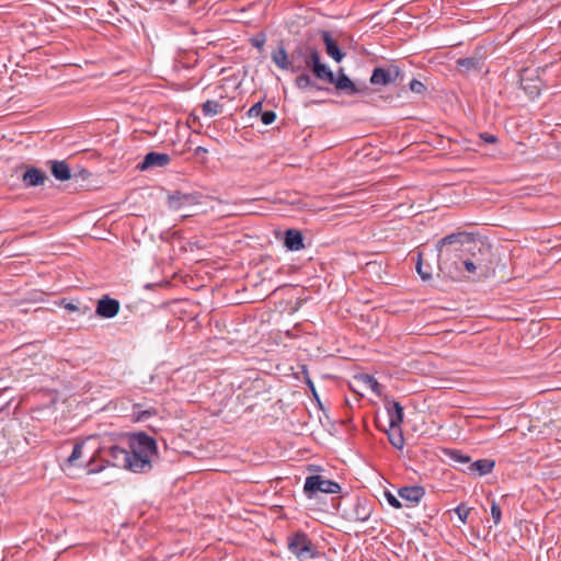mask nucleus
<instances>
[{"label": "nucleus", "mask_w": 561, "mask_h": 561, "mask_svg": "<svg viewBox=\"0 0 561 561\" xmlns=\"http://www.w3.org/2000/svg\"><path fill=\"white\" fill-rule=\"evenodd\" d=\"M466 239V232H456L442 238L436 244L437 267L450 278L460 277L462 272L460 263L466 255L463 249Z\"/></svg>", "instance_id": "1"}, {"label": "nucleus", "mask_w": 561, "mask_h": 561, "mask_svg": "<svg viewBox=\"0 0 561 561\" xmlns=\"http://www.w3.org/2000/svg\"><path fill=\"white\" fill-rule=\"evenodd\" d=\"M108 455L114 467L138 472L140 469V433L128 435L122 440V446L110 447Z\"/></svg>", "instance_id": "2"}, {"label": "nucleus", "mask_w": 561, "mask_h": 561, "mask_svg": "<svg viewBox=\"0 0 561 561\" xmlns=\"http://www.w3.org/2000/svg\"><path fill=\"white\" fill-rule=\"evenodd\" d=\"M297 57H301L304 70L310 69L314 77L321 81L333 82V71L321 61L319 50L309 44L297 46Z\"/></svg>", "instance_id": "3"}, {"label": "nucleus", "mask_w": 561, "mask_h": 561, "mask_svg": "<svg viewBox=\"0 0 561 561\" xmlns=\"http://www.w3.org/2000/svg\"><path fill=\"white\" fill-rule=\"evenodd\" d=\"M463 249L466 250V256L471 260L473 263L479 262L481 264H485L488 271L491 273L492 271V250L490 244L485 243L482 240L476 239L469 233H467V239L463 244Z\"/></svg>", "instance_id": "4"}, {"label": "nucleus", "mask_w": 561, "mask_h": 561, "mask_svg": "<svg viewBox=\"0 0 561 561\" xmlns=\"http://www.w3.org/2000/svg\"><path fill=\"white\" fill-rule=\"evenodd\" d=\"M288 550L300 561H309L318 556L314 545L304 533L288 539Z\"/></svg>", "instance_id": "5"}, {"label": "nucleus", "mask_w": 561, "mask_h": 561, "mask_svg": "<svg viewBox=\"0 0 561 561\" xmlns=\"http://www.w3.org/2000/svg\"><path fill=\"white\" fill-rule=\"evenodd\" d=\"M341 486L339 483L325 479L323 476L314 474L306 478L304 485V493L308 499H312L318 492L327 494L340 493Z\"/></svg>", "instance_id": "6"}, {"label": "nucleus", "mask_w": 561, "mask_h": 561, "mask_svg": "<svg viewBox=\"0 0 561 561\" xmlns=\"http://www.w3.org/2000/svg\"><path fill=\"white\" fill-rule=\"evenodd\" d=\"M373 513V503L367 499H356L355 502L343 512V517L352 523H364Z\"/></svg>", "instance_id": "7"}, {"label": "nucleus", "mask_w": 561, "mask_h": 561, "mask_svg": "<svg viewBox=\"0 0 561 561\" xmlns=\"http://www.w3.org/2000/svg\"><path fill=\"white\" fill-rule=\"evenodd\" d=\"M271 57L274 64L283 70H290L291 72L304 70L301 57H297V48L291 53L290 58L283 46L275 49Z\"/></svg>", "instance_id": "8"}, {"label": "nucleus", "mask_w": 561, "mask_h": 561, "mask_svg": "<svg viewBox=\"0 0 561 561\" xmlns=\"http://www.w3.org/2000/svg\"><path fill=\"white\" fill-rule=\"evenodd\" d=\"M330 84H333L337 91L347 95L366 94L369 92V88L366 83L356 84L346 76L342 68L337 71V75L334 76L333 82Z\"/></svg>", "instance_id": "9"}, {"label": "nucleus", "mask_w": 561, "mask_h": 561, "mask_svg": "<svg viewBox=\"0 0 561 561\" xmlns=\"http://www.w3.org/2000/svg\"><path fill=\"white\" fill-rule=\"evenodd\" d=\"M159 460L156 439L142 433V473L150 470Z\"/></svg>", "instance_id": "10"}, {"label": "nucleus", "mask_w": 561, "mask_h": 561, "mask_svg": "<svg viewBox=\"0 0 561 561\" xmlns=\"http://www.w3.org/2000/svg\"><path fill=\"white\" fill-rule=\"evenodd\" d=\"M400 69L397 66L375 68L370 77V83L386 85L394 82L400 77Z\"/></svg>", "instance_id": "11"}, {"label": "nucleus", "mask_w": 561, "mask_h": 561, "mask_svg": "<svg viewBox=\"0 0 561 561\" xmlns=\"http://www.w3.org/2000/svg\"><path fill=\"white\" fill-rule=\"evenodd\" d=\"M171 162V156L163 152L151 151L142 159L144 170H158L167 168Z\"/></svg>", "instance_id": "12"}, {"label": "nucleus", "mask_w": 561, "mask_h": 561, "mask_svg": "<svg viewBox=\"0 0 561 561\" xmlns=\"http://www.w3.org/2000/svg\"><path fill=\"white\" fill-rule=\"evenodd\" d=\"M461 265H463L465 271L468 273L467 279L469 280H480L489 277L491 274L485 264L479 262L473 263L466 255L460 263V266Z\"/></svg>", "instance_id": "13"}, {"label": "nucleus", "mask_w": 561, "mask_h": 561, "mask_svg": "<svg viewBox=\"0 0 561 561\" xmlns=\"http://www.w3.org/2000/svg\"><path fill=\"white\" fill-rule=\"evenodd\" d=\"M119 311V302L108 296H103L96 305V314L101 318H114Z\"/></svg>", "instance_id": "14"}, {"label": "nucleus", "mask_w": 561, "mask_h": 561, "mask_svg": "<svg viewBox=\"0 0 561 561\" xmlns=\"http://www.w3.org/2000/svg\"><path fill=\"white\" fill-rule=\"evenodd\" d=\"M196 204V197L193 194L175 192L168 195V206L171 210L181 211L185 207Z\"/></svg>", "instance_id": "15"}, {"label": "nucleus", "mask_w": 561, "mask_h": 561, "mask_svg": "<svg viewBox=\"0 0 561 561\" xmlns=\"http://www.w3.org/2000/svg\"><path fill=\"white\" fill-rule=\"evenodd\" d=\"M390 430H399L403 421V408L397 401H389L386 404Z\"/></svg>", "instance_id": "16"}, {"label": "nucleus", "mask_w": 561, "mask_h": 561, "mask_svg": "<svg viewBox=\"0 0 561 561\" xmlns=\"http://www.w3.org/2000/svg\"><path fill=\"white\" fill-rule=\"evenodd\" d=\"M46 180L47 175L35 167L28 168L22 176V181L26 187L43 185Z\"/></svg>", "instance_id": "17"}, {"label": "nucleus", "mask_w": 561, "mask_h": 561, "mask_svg": "<svg viewBox=\"0 0 561 561\" xmlns=\"http://www.w3.org/2000/svg\"><path fill=\"white\" fill-rule=\"evenodd\" d=\"M399 496L411 504L419 503L425 495V491L422 486L412 485L403 486L398 491Z\"/></svg>", "instance_id": "18"}, {"label": "nucleus", "mask_w": 561, "mask_h": 561, "mask_svg": "<svg viewBox=\"0 0 561 561\" xmlns=\"http://www.w3.org/2000/svg\"><path fill=\"white\" fill-rule=\"evenodd\" d=\"M321 36L325 45L327 54L330 57H332L336 62L342 61V59L344 58V54L339 48L336 41L331 36L330 32L323 31L321 33Z\"/></svg>", "instance_id": "19"}, {"label": "nucleus", "mask_w": 561, "mask_h": 561, "mask_svg": "<svg viewBox=\"0 0 561 561\" xmlns=\"http://www.w3.org/2000/svg\"><path fill=\"white\" fill-rule=\"evenodd\" d=\"M284 243L290 251H299L305 248L302 234L296 229H289L286 231Z\"/></svg>", "instance_id": "20"}, {"label": "nucleus", "mask_w": 561, "mask_h": 561, "mask_svg": "<svg viewBox=\"0 0 561 561\" xmlns=\"http://www.w3.org/2000/svg\"><path fill=\"white\" fill-rule=\"evenodd\" d=\"M51 173L59 181H67L72 178L71 170L65 161H51Z\"/></svg>", "instance_id": "21"}, {"label": "nucleus", "mask_w": 561, "mask_h": 561, "mask_svg": "<svg viewBox=\"0 0 561 561\" xmlns=\"http://www.w3.org/2000/svg\"><path fill=\"white\" fill-rule=\"evenodd\" d=\"M300 73L295 79V85L299 90H306L309 88L320 90L321 88L311 79L310 75L306 70H300Z\"/></svg>", "instance_id": "22"}, {"label": "nucleus", "mask_w": 561, "mask_h": 561, "mask_svg": "<svg viewBox=\"0 0 561 561\" xmlns=\"http://www.w3.org/2000/svg\"><path fill=\"white\" fill-rule=\"evenodd\" d=\"M493 468L494 461L489 459H480L468 466V470L471 472H478L480 476L490 473Z\"/></svg>", "instance_id": "23"}, {"label": "nucleus", "mask_w": 561, "mask_h": 561, "mask_svg": "<svg viewBox=\"0 0 561 561\" xmlns=\"http://www.w3.org/2000/svg\"><path fill=\"white\" fill-rule=\"evenodd\" d=\"M221 108L222 105L218 101L214 100L206 101L202 106L203 114L207 117H213L221 113Z\"/></svg>", "instance_id": "24"}, {"label": "nucleus", "mask_w": 561, "mask_h": 561, "mask_svg": "<svg viewBox=\"0 0 561 561\" xmlns=\"http://www.w3.org/2000/svg\"><path fill=\"white\" fill-rule=\"evenodd\" d=\"M358 381H360L366 389L371 390L376 394H380V385L373 376L362 375L358 377Z\"/></svg>", "instance_id": "25"}, {"label": "nucleus", "mask_w": 561, "mask_h": 561, "mask_svg": "<svg viewBox=\"0 0 561 561\" xmlns=\"http://www.w3.org/2000/svg\"><path fill=\"white\" fill-rule=\"evenodd\" d=\"M415 268L423 280H430L432 278V267L430 265L424 266L421 253L417 255Z\"/></svg>", "instance_id": "26"}, {"label": "nucleus", "mask_w": 561, "mask_h": 561, "mask_svg": "<svg viewBox=\"0 0 561 561\" xmlns=\"http://www.w3.org/2000/svg\"><path fill=\"white\" fill-rule=\"evenodd\" d=\"M447 455L450 460L459 465H470V457L461 454L459 450H448Z\"/></svg>", "instance_id": "27"}, {"label": "nucleus", "mask_w": 561, "mask_h": 561, "mask_svg": "<svg viewBox=\"0 0 561 561\" xmlns=\"http://www.w3.org/2000/svg\"><path fill=\"white\" fill-rule=\"evenodd\" d=\"M457 64L467 70L480 68V60L474 57L459 59Z\"/></svg>", "instance_id": "28"}, {"label": "nucleus", "mask_w": 561, "mask_h": 561, "mask_svg": "<svg viewBox=\"0 0 561 561\" xmlns=\"http://www.w3.org/2000/svg\"><path fill=\"white\" fill-rule=\"evenodd\" d=\"M392 433L389 434V439H390V443L396 447V448H402L403 445H404V438L402 436V433H401V430H391Z\"/></svg>", "instance_id": "29"}, {"label": "nucleus", "mask_w": 561, "mask_h": 561, "mask_svg": "<svg viewBox=\"0 0 561 561\" xmlns=\"http://www.w3.org/2000/svg\"><path fill=\"white\" fill-rule=\"evenodd\" d=\"M83 443H77L75 446H73V449H72V453L70 454V456L68 457L67 459V462L69 465H75V462L81 458L82 456V449H83Z\"/></svg>", "instance_id": "30"}, {"label": "nucleus", "mask_w": 561, "mask_h": 561, "mask_svg": "<svg viewBox=\"0 0 561 561\" xmlns=\"http://www.w3.org/2000/svg\"><path fill=\"white\" fill-rule=\"evenodd\" d=\"M491 516L495 525H499L502 518L501 507L495 501L491 503Z\"/></svg>", "instance_id": "31"}, {"label": "nucleus", "mask_w": 561, "mask_h": 561, "mask_svg": "<svg viewBox=\"0 0 561 561\" xmlns=\"http://www.w3.org/2000/svg\"><path fill=\"white\" fill-rule=\"evenodd\" d=\"M409 87L412 92L417 94H421L426 90L425 85L416 79L411 80Z\"/></svg>", "instance_id": "32"}, {"label": "nucleus", "mask_w": 561, "mask_h": 561, "mask_svg": "<svg viewBox=\"0 0 561 561\" xmlns=\"http://www.w3.org/2000/svg\"><path fill=\"white\" fill-rule=\"evenodd\" d=\"M241 210L243 214H252V215L261 214V210L252 205V201L244 202Z\"/></svg>", "instance_id": "33"}, {"label": "nucleus", "mask_w": 561, "mask_h": 561, "mask_svg": "<svg viewBox=\"0 0 561 561\" xmlns=\"http://www.w3.org/2000/svg\"><path fill=\"white\" fill-rule=\"evenodd\" d=\"M276 119V114L273 111L263 112L261 121L264 125H270Z\"/></svg>", "instance_id": "34"}, {"label": "nucleus", "mask_w": 561, "mask_h": 561, "mask_svg": "<svg viewBox=\"0 0 561 561\" xmlns=\"http://www.w3.org/2000/svg\"><path fill=\"white\" fill-rule=\"evenodd\" d=\"M469 512H470V508H468L467 506L465 505H459L457 508H456V513L458 515V517L460 518V520L462 523H466L467 518H468V515H469Z\"/></svg>", "instance_id": "35"}, {"label": "nucleus", "mask_w": 561, "mask_h": 561, "mask_svg": "<svg viewBox=\"0 0 561 561\" xmlns=\"http://www.w3.org/2000/svg\"><path fill=\"white\" fill-rule=\"evenodd\" d=\"M385 496H386L388 503L392 507H394V508H401L402 507L401 502L391 492H386Z\"/></svg>", "instance_id": "36"}, {"label": "nucleus", "mask_w": 561, "mask_h": 561, "mask_svg": "<svg viewBox=\"0 0 561 561\" xmlns=\"http://www.w3.org/2000/svg\"><path fill=\"white\" fill-rule=\"evenodd\" d=\"M65 309L69 312H77V311H81L82 313H87V311L89 310L88 307H84L83 310H81V308L73 304V302H68L65 305Z\"/></svg>", "instance_id": "37"}, {"label": "nucleus", "mask_w": 561, "mask_h": 561, "mask_svg": "<svg viewBox=\"0 0 561 561\" xmlns=\"http://www.w3.org/2000/svg\"><path fill=\"white\" fill-rule=\"evenodd\" d=\"M262 103L261 102H257L255 103L254 105H252V107L249 110V115L250 116H257V115H262Z\"/></svg>", "instance_id": "38"}, {"label": "nucleus", "mask_w": 561, "mask_h": 561, "mask_svg": "<svg viewBox=\"0 0 561 561\" xmlns=\"http://www.w3.org/2000/svg\"><path fill=\"white\" fill-rule=\"evenodd\" d=\"M480 137L485 141V142H489V144H494L497 141V138L494 136V135H491V134H488V133H484V134H481Z\"/></svg>", "instance_id": "39"}, {"label": "nucleus", "mask_w": 561, "mask_h": 561, "mask_svg": "<svg viewBox=\"0 0 561 561\" xmlns=\"http://www.w3.org/2000/svg\"><path fill=\"white\" fill-rule=\"evenodd\" d=\"M195 152H196V154L206 153L207 149H205L204 147H197L195 149Z\"/></svg>", "instance_id": "40"}, {"label": "nucleus", "mask_w": 561, "mask_h": 561, "mask_svg": "<svg viewBox=\"0 0 561 561\" xmlns=\"http://www.w3.org/2000/svg\"><path fill=\"white\" fill-rule=\"evenodd\" d=\"M141 415H142V422H144V421H145V419L147 417V415H150V411H148V410H142Z\"/></svg>", "instance_id": "41"}, {"label": "nucleus", "mask_w": 561, "mask_h": 561, "mask_svg": "<svg viewBox=\"0 0 561 561\" xmlns=\"http://www.w3.org/2000/svg\"><path fill=\"white\" fill-rule=\"evenodd\" d=\"M85 174H88V172H87V171H81V172H80V175L82 176V179H84V178H85Z\"/></svg>", "instance_id": "42"}, {"label": "nucleus", "mask_w": 561, "mask_h": 561, "mask_svg": "<svg viewBox=\"0 0 561 561\" xmlns=\"http://www.w3.org/2000/svg\"><path fill=\"white\" fill-rule=\"evenodd\" d=\"M525 81H526V80H525V79H523V81H522V85H523V87H528V85L526 84V82H525Z\"/></svg>", "instance_id": "43"}, {"label": "nucleus", "mask_w": 561, "mask_h": 561, "mask_svg": "<svg viewBox=\"0 0 561 561\" xmlns=\"http://www.w3.org/2000/svg\"><path fill=\"white\" fill-rule=\"evenodd\" d=\"M255 46H256V47H261V46H262V43L256 42Z\"/></svg>", "instance_id": "44"}]
</instances>
